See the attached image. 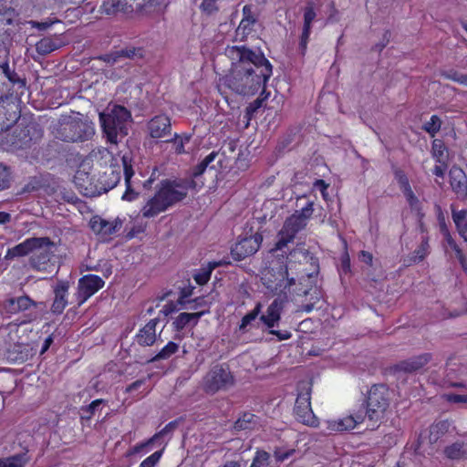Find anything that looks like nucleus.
Segmentation results:
<instances>
[{"instance_id": "nucleus-1", "label": "nucleus", "mask_w": 467, "mask_h": 467, "mask_svg": "<svg viewBox=\"0 0 467 467\" xmlns=\"http://www.w3.org/2000/svg\"><path fill=\"white\" fill-rule=\"evenodd\" d=\"M227 55L234 62L230 73L221 79L219 90L224 87L238 95H253L272 75V65L261 52L232 47L227 49Z\"/></svg>"}, {"instance_id": "nucleus-2", "label": "nucleus", "mask_w": 467, "mask_h": 467, "mask_svg": "<svg viewBox=\"0 0 467 467\" xmlns=\"http://www.w3.org/2000/svg\"><path fill=\"white\" fill-rule=\"evenodd\" d=\"M196 186L197 182L192 179L161 181L154 196L149 199L140 210L142 217L153 218L165 212L169 207L182 201L187 196L188 190Z\"/></svg>"}, {"instance_id": "nucleus-3", "label": "nucleus", "mask_w": 467, "mask_h": 467, "mask_svg": "<svg viewBox=\"0 0 467 467\" xmlns=\"http://www.w3.org/2000/svg\"><path fill=\"white\" fill-rule=\"evenodd\" d=\"M99 121L107 140L118 144L128 135L129 125L132 121L131 113L125 107L114 105L99 113Z\"/></svg>"}, {"instance_id": "nucleus-4", "label": "nucleus", "mask_w": 467, "mask_h": 467, "mask_svg": "<svg viewBox=\"0 0 467 467\" xmlns=\"http://www.w3.org/2000/svg\"><path fill=\"white\" fill-rule=\"evenodd\" d=\"M314 202H307L300 211H296L288 217L279 233V239L275 244L276 249H283L294 240L296 234L306 226L308 219L312 216Z\"/></svg>"}, {"instance_id": "nucleus-5", "label": "nucleus", "mask_w": 467, "mask_h": 467, "mask_svg": "<svg viewBox=\"0 0 467 467\" xmlns=\"http://www.w3.org/2000/svg\"><path fill=\"white\" fill-rule=\"evenodd\" d=\"M389 405V391L388 387L384 384L373 385L368 393L367 409L364 413L368 420L372 422V427L383 418Z\"/></svg>"}, {"instance_id": "nucleus-6", "label": "nucleus", "mask_w": 467, "mask_h": 467, "mask_svg": "<svg viewBox=\"0 0 467 467\" xmlns=\"http://www.w3.org/2000/svg\"><path fill=\"white\" fill-rule=\"evenodd\" d=\"M234 385V377L228 368L216 365L203 379V389L207 393H215Z\"/></svg>"}, {"instance_id": "nucleus-7", "label": "nucleus", "mask_w": 467, "mask_h": 467, "mask_svg": "<svg viewBox=\"0 0 467 467\" xmlns=\"http://www.w3.org/2000/svg\"><path fill=\"white\" fill-rule=\"evenodd\" d=\"M283 308V300L276 298L268 306L266 312L260 317V321H262L267 328H270L269 334L276 336L279 340L289 339L292 336L287 330L274 329L280 321Z\"/></svg>"}, {"instance_id": "nucleus-8", "label": "nucleus", "mask_w": 467, "mask_h": 467, "mask_svg": "<svg viewBox=\"0 0 467 467\" xmlns=\"http://www.w3.org/2000/svg\"><path fill=\"white\" fill-rule=\"evenodd\" d=\"M294 410L296 419L300 422L309 426L317 424V419L314 415L310 405L309 388H305L304 391L298 393Z\"/></svg>"}, {"instance_id": "nucleus-9", "label": "nucleus", "mask_w": 467, "mask_h": 467, "mask_svg": "<svg viewBox=\"0 0 467 467\" xmlns=\"http://www.w3.org/2000/svg\"><path fill=\"white\" fill-rule=\"evenodd\" d=\"M262 240V235L258 234L241 238L231 250L233 258L241 261L254 254L259 249Z\"/></svg>"}, {"instance_id": "nucleus-10", "label": "nucleus", "mask_w": 467, "mask_h": 467, "mask_svg": "<svg viewBox=\"0 0 467 467\" xmlns=\"http://www.w3.org/2000/svg\"><path fill=\"white\" fill-rule=\"evenodd\" d=\"M105 285L103 279L95 275H86L78 281L79 304L84 303Z\"/></svg>"}, {"instance_id": "nucleus-11", "label": "nucleus", "mask_w": 467, "mask_h": 467, "mask_svg": "<svg viewBox=\"0 0 467 467\" xmlns=\"http://www.w3.org/2000/svg\"><path fill=\"white\" fill-rule=\"evenodd\" d=\"M48 244V237H32L27 238L23 243L8 249L5 259H13L18 256H25L33 252L36 247Z\"/></svg>"}, {"instance_id": "nucleus-12", "label": "nucleus", "mask_w": 467, "mask_h": 467, "mask_svg": "<svg viewBox=\"0 0 467 467\" xmlns=\"http://www.w3.org/2000/svg\"><path fill=\"white\" fill-rule=\"evenodd\" d=\"M452 192L461 201L467 200V175L462 169L452 167L449 172Z\"/></svg>"}, {"instance_id": "nucleus-13", "label": "nucleus", "mask_w": 467, "mask_h": 467, "mask_svg": "<svg viewBox=\"0 0 467 467\" xmlns=\"http://www.w3.org/2000/svg\"><path fill=\"white\" fill-rule=\"evenodd\" d=\"M432 359L431 353H423L400 361L394 367V371H403L406 373L417 372L424 368Z\"/></svg>"}, {"instance_id": "nucleus-14", "label": "nucleus", "mask_w": 467, "mask_h": 467, "mask_svg": "<svg viewBox=\"0 0 467 467\" xmlns=\"http://www.w3.org/2000/svg\"><path fill=\"white\" fill-rule=\"evenodd\" d=\"M16 108L15 103L0 99V133L7 130L18 119Z\"/></svg>"}, {"instance_id": "nucleus-15", "label": "nucleus", "mask_w": 467, "mask_h": 467, "mask_svg": "<svg viewBox=\"0 0 467 467\" xmlns=\"http://www.w3.org/2000/svg\"><path fill=\"white\" fill-rule=\"evenodd\" d=\"M55 244L48 238V244L36 247L33 251L35 254L32 257V265L34 268L38 270L45 269V265L47 264V268L48 267V263L51 260V257L54 254Z\"/></svg>"}, {"instance_id": "nucleus-16", "label": "nucleus", "mask_w": 467, "mask_h": 467, "mask_svg": "<svg viewBox=\"0 0 467 467\" xmlns=\"http://www.w3.org/2000/svg\"><path fill=\"white\" fill-rule=\"evenodd\" d=\"M41 302H35L27 296H18L16 298L7 299L4 304V308L7 313L16 314L21 311L30 310L41 306Z\"/></svg>"}, {"instance_id": "nucleus-17", "label": "nucleus", "mask_w": 467, "mask_h": 467, "mask_svg": "<svg viewBox=\"0 0 467 467\" xmlns=\"http://www.w3.org/2000/svg\"><path fill=\"white\" fill-rule=\"evenodd\" d=\"M171 121L165 115L152 118L148 123V130L150 137L159 139L171 133Z\"/></svg>"}, {"instance_id": "nucleus-18", "label": "nucleus", "mask_w": 467, "mask_h": 467, "mask_svg": "<svg viewBox=\"0 0 467 467\" xmlns=\"http://www.w3.org/2000/svg\"><path fill=\"white\" fill-rule=\"evenodd\" d=\"M64 129L73 132L64 137L63 140L67 141H83L93 135L91 129L87 128L83 123L78 121L67 123Z\"/></svg>"}, {"instance_id": "nucleus-19", "label": "nucleus", "mask_w": 467, "mask_h": 467, "mask_svg": "<svg viewBox=\"0 0 467 467\" xmlns=\"http://www.w3.org/2000/svg\"><path fill=\"white\" fill-rule=\"evenodd\" d=\"M134 7L127 0H105L100 11L107 16H115L119 13L129 14L133 12Z\"/></svg>"}, {"instance_id": "nucleus-20", "label": "nucleus", "mask_w": 467, "mask_h": 467, "mask_svg": "<svg viewBox=\"0 0 467 467\" xmlns=\"http://www.w3.org/2000/svg\"><path fill=\"white\" fill-rule=\"evenodd\" d=\"M316 18V12L312 5H308L305 8L304 13V26L303 32L300 37L299 42V52L302 56H305L307 47V42L309 39V35L311 32V24Z\"/></svg>"}, {"instance_id": "nucleus-21", "label": "nucleus", "mask_w": 467, "mask_h": 467, "mask_svg": "<svg viewBox=\"0 0 467 467\" xmlns=\"http://www.w3.org/2000/svg\"><path fill=\"white\" fill-rule=\"evenodd\" d=\"M68 283L59 281L54 288L55 299L51 306L54 314H61L67 305V295L68 291Z\"/></svg>"}, {"instance_id": "nucleus-22", "label": "nucleus", "mask_w": 467, "mask_h": 467, "mask_svg": "<svg viewBox=\"0 0 467 467\" xmlns=\"http://www.w3.org/2000/svg\"><path fill=\"white\" fill-rule=\"evenodd\" d=\"M206 313L200 311L195 313H180L173 320L172 326L176 331H182L186 327H193L199 322V319Z\"/></svg>"}, {"instance_id": "nucleus-23", "label": "nucleus", "mask_w": 467, "mask_h": 467, "mask_svg": "<svg viewBox=\"0 0 467 467\" xmlns=\"http://www.w3.org/2000/svg\"><path fill=\"white\" fill-rule=\"evenodd\" d=\"M158 319H150L137 335V342L140 346H152L156 339V326Z\"/></svg>"}, {"instance_id": "nucleus-24", "label": "nucleus", "mask_w": 467, "mask_h": 467, "mask_svg": "<svg viewBox=\"0 0 467 467\" xmlns=\"http://www.w3.org/2000/svg\"><path fill=\"white\" fill-rule=\"evenodd\" d=\"M277 274L279 275V278H276L278 282L275 283L270 278H268L267 288L270 290L275 292H277L278 290L282 291V287L285 289L295 285V278L288 277V271L285 265H279L277 268Z\"/></svg>"}, {"instance_id": "nucleus-25", "label": "nucleus", "mask_w": 467, "mask_h": 467, "mask_svg": "<svg viewBox=\"0 0 467 467\" xmlns=\"http://www.w3.org/2000/svg\"><path fill=\"white\" fill-rule=\"evenodd\" d=\"M121 161L125 176V182L127 185V191L123 194L122 199L126 201H132L136 198L137 193L134 192L130 187V179L134 174L131 165V159L129 155L125 154L121 157Z\"/></svg>"}, {"instance_id": "nucleus-26", "label": "nucleus", "mask_w": 467, "mask_h": 467, "mask_svg": "<svg viewBox=\"0 0 467 467\" xmlns=\"http://www.w3.org/2000/svg\"><path fill=\"white\" fill-rule=\"evenodd\" d=\"M451 217L453 223H455L458 234L465 242H467V211H457L453 205H451Z\"/></svg>"}, {"instance_id": "nucleus-27", "label": "nucleus", "mask_w": 467, "mask_h": 467, "mask_svg": "<svg viewBox=\"0 0 467 467\" xmlns=\"http://www.w3.org/2000/svg\"><path fill=\"white\" fill-rule=\"evenodd\" d=\"M30 461L27 452H20L8 457L0 458V467H26Z\"/></svg>"}, {"instance_id": "nucleus-28", "label": "nucleus", "mask_w": 467, "mask_h": 467, "mask_svg": "<svg viewBox=\"0 0 467 467\" xmlns=\"http://www.w3.org/2000/svg\"><path fill=\"white\" fill-rule=\"evenodd\" d=\"M120 180V169H114L111 165L109 171H105L102 176L99 177V181L104 186V191L108 192L117 185Z\"/></svg>"}, {"instance_id": "nucleus-29", "label": "nucleus", "mask_w": 467, "mask_h": 467, "mask_svg": "<svg viewBox=\"0 0 467 467\" xmlns=\"http://www.w3.org/2000/svg\"><path fill=\"white\" fill-rule=\"evenodd\" d=\"M306 296H310L309 302L301 306V310L306 313L311 312L315 308H321L319 305L322 298V293L319 289L314 288L305 292Z\"/></svg>"}, {"instance_id": "nucleus-30", "label": "nucleus", "mask_w": 467, "mask_h": 467, "mask_svg": "<svg viewBox=\"0 0 467 467\" xmlns=\"http://www.w3.org/2000/svg\"><path fill=\"white\" fill-rule=\"evenodd\" d=\"M366 418L367 416L362 412H358L355 415L346 417L337 422V431H342L352 430L356 427L357 424L364 421Z\"/></svg>"}, {"instance_id": "nucleus-31", "label": "nucleus", "mask_w": 467, "mask_h": 467, "mask_svg": "<svg viewBox=\"0 0 467 467\" xmlns=\"http://www.w3.org/2000/svg\"><path fill=\"white\" fill-rule=\"evenodd\" d=\"M60 43L55 41L51 37H44L36 44V50L41 56H46L58 49Z\"/></svg>"}, {"instance_id": "nucleus-32", "label": "nucleus", "mask_w": 467, "mask_h": 467, "mask_svg": "<svg viewBox=\"0 0 467 467\" xmlns=\"http://www.w3.org/2000/svg\"><path fill=\"white\" fill-rule=\"evenodd\" d=\"M445 455L451 460L467 458V448L463 442H455L444 449Z\"/></svg>"}, {"instance_id": "nucleus-33", "label": "nucleus", "mask_w": 467, "mask_h": 467, "mask_svg": "<svg viewBox=\"0 0 467 467\" xmlns=\"http://www.w3.org/2000/svg\"><path fill=\"white\" fill-rule=\"evenodd\" d=\"M219 156L218 152L213 151L209 155H207L194 169L192 172V176L197 178L202 175L204 171L210 167V169L216 170L215 165H211Z\"/></svg>"}, {"instance_id": "nucleus-34", "label": "nucleus", "mask_w": 467, "mask_h": 467, "mask_svg": "<svg viewBox=\"0 0 467 467\" xmlns=\"http://www.w3.org/2000/svg\"><path fill=\"white\" fill-rule=\"evenodd\" d=\"M432 157L438 163H445L448 161V155L446 154V147L440 140H434L431 147Z\"/></svg>"}, {"instance_id": "nucleus-35", "label": "nucleus", "mask_w": 467, "mask_h": 467, "mask_svg": "<svg viewBox=\"0 0 467 467\" xmlns=\"http://www.w3.org/2000/svg\"><path fill=\"white\" fill-rule=\"evenodd\" d=\"M256 20H249L248 18H243L240 22L237 29L235 30V37L244 41L246 36L253 31V26Z\"/></svg>"}, {"instance_id": "nucleus-36", "label": "nucleus", "mask_w": 467, "mask_h": 467, "mask_svg": "<svg viewBox=\"0 0 467 467\" xmlns=\"http://www.w3.org/2000/svg\"><path fill=\"white\" fill-rule=\"evenodd\" d=\"M179 349L178 344L171 341L165 347H163L161 351L156 354L153 358H151L149 361L154 362L163 359H168L171 355L176 353Z\"/></svg>"}, {"instance_id": "nucleus-37", "label": "nucleus", "mask_w": 467, "mask_h": 467, "mask_svg": "<svg viewBox=\"0 0 467 467\" xmlns=\"http://www.w3.org/2000/svg\"><path fill=\"white\" fill-rule=\"evenodd\" d=\"M256 417L252 413H244L234 423V429L236 431L251 430L255 425Z\"/></svg>"}, {"instance_id": "nucleus-38", "label": "nucleus", "mask_w": 467, "mask_h": 467, "mask_svg": "<svg viewBox=\"0 0 467 467\" xmlns=\"http://www.w3.org/2000/svg\"><path fill=\"white\" fill-rule=\"evenodd\" d=\"M0 68L2 69L3 74L13 84L20 83L22 86L25 85L24 80L21 79L19 78V76L14 70L10 69L9 65H8V57L7 58H0Z\"/></svg>"}, {"instance_id": "nucleus-39", "label": "nucleus", "mask_w": 467, "mask_h": 467, "mask_svg": "<svg viewBox=\"0 0 467 467\" xmlns=\"http://www.w3.org/2000/svg\"><path fill=\"white\" fill-rule=\"evenodd\" d=\"M219 265H221L220 262L209 263L206 269H203L202 272L194 275V280L196 283L201 285L206 284L210 279L212 271Z\"/></svg>"}, {"instance_id": "nucleus-40", "label": "nucleus", "mask_w": 467, "mask_h": 467, "mask_svg": "<svg viewBox=\"0 0 467 467\" xmlns=\"http://www.w3.org/2000/svg\"><path fill=\"white\" fill-rule=\"evenodd\" d=\"M119 57L129 59H138L143 57L142 49L140 47H127L123 49L118 50Z\"/></svg>"}, {"instance_id": "nucleus-41", "label": "nucleus", "mask_w": 467, "mask_h": 467, "mask_svg": "<svg viewBox=\"0 0 467 467\" xmlns=\"http://www.w3.org/2000/svg\"><path fill=\"white\" fill-rule=\"evenodd\" d=\"M122 226V222L119 219H116L114 221H107L104 219L103 223V231H101V235L108 236L115 234L117 231H119Z\"/></svg>"}, {"instance_id": "nucleus-42", "label": "nucleus", "mask_w": 467, "mask_h": 467, "mask_svg": "<svg viewBox=\"0 0 467 467\" xmlns=\"http://www.w3.org/2000/svg\"><path fill=\"white\" fill-rule=\"evenodd\" d=\"M270 454L265 451H257L250 467H269Z\"/></svg>"}, {"instance_id": "nucleus-43", "label": "nucleus", "mask_w": 467, "mask_h": 467, "mask_svg": "<svg viewBox=\"0 0 467 467\" xmlns=\"http://www.w3.org/2000/svg\"><path fill=\"white\" fill-rule=\"evenodd\" d=\"M441 120L436 115L431 116V119L423 125V130L432 137L440 130Z\"/></svg>"}, {"instance_id": "nucleus-44", "label": "nucleus", "mask_w": 467, "mask_h": 467, "mask_svg": "<svg viewBox=\"0 0 467 467\" xmlns=\"http://www.w3.org/2000/svg\"><path fill=\"white\" fill-rule=\"evenodd\" d=\"M261 303H257L255 307L242 318L241 325L239 326L240 330H244L245 327L258 317L261 312Z\"/></svg>"}, {"instance_id": "nucleus-45", "label": "nucleus", "mask_w": 467, "mask_h": 467, "mask_svg": "<svg viewBox=\"0 0 467 467\" xmlns=\"http://www.w3.org/2000/svg\"><path fill=\"white\" fill-rule=\"evenodd\" d=\"M429 244L427 241H422L421 244L414 251L410 264L421 262L428 254Z\"/></svg>"}, {"instance_id": "nucleus-46", "label": "nucleus", "mask_w": 467, "mask_h": 467, "mask_svg": "<svg viewBox=\"0 0 467 467\" xmlns=\"http://www.w3.org/2000/svg\"><path fill=\"white\" fill-rule=\"evenodd\" d=\"M104 402L103 400H96L92 401L88 406L81 408V418L89 420L97 410V409Z\"/></svg>"}, {"instance_id": "nucleus-47", "label": "nucleus", "mask_w": 467, "mask_h": 467, "mask_svg": "<svg viewBox=\"0 0 467 467\" xmlns=\"http://www.w3.org/2000/svg\"><path fill=\"white\" fill-rule=\"evenodd\" d=\"M89 157L92 161H96L99 165H101V158L113 160L112 154L107 149H101V148L93 150L91 151Z\"/></svg>"}, {"instance_id": "nucleus-48", "label": "nucleus", "mask_w": 467, "mask_h": 467, "mask_svg": "<svg viewBox=\"0 0 467 467\" xmlns=\"http://www.w3.org/2000/svg\"><path fill=\"white\" fill-rule=\"evenodd\" d=\"M190 136L185 135L184 137H181L175 135L172 140H167V142L172 143L173 149L176 153L184 152V142H188L190 140Z\"/></svg>"}, {"instance_id": "nucleus-49", "label": "nucleus", "mask_w": 467, "mask_h": 467, "mask_svg": "<svg viewBox=\"0 0 467 467\" xmlns=\"http://www.w3.org/2000/svg\"><path fill=\"white\" fill-rule=\"evenodd\" d=\"M445 237L444 241L446 243V247H450L452 251H454L455 255L457 258L463 255V253L462 249L459 247V245L456 244L455 240L452 238L451 234L449 231H445Z\"/></svg>"}, {"instance_id": "nucleus-50", "label": "nucleus", "mask_w": 467, "mask_h": 467, "mask_svg": "<svg viewBox=\"0 0 467 467\" xmlns=\"http://www.w3.org/2000/svg\"><path fill=\"white\" fill-rule=\"evenodd\" d=\"M177 427V421H171L168 423L161 431L155 433L150 439V442H156L161 437H163L164 435L173 431Z\"/></svg>"}, {"instance_id": "nucleus-51", "label": "nucleus", "mask_w": 467, "mask_h": 467, "mask_svg": "<svg viewBox=\"0 0 467 467\" xmlns=\"http://www.w3.org/2000/svg\"><path fill=\"white\" fill-rule=\"evenodd\" d=\"M10 185V172L7 168L0 163V191L8 188Z\"/></svg>"}, {"instance_id": "nucleus-52", "label": "nucleus", "mask_w": 467, "mask_h": 467, "mask_svg": "<svg viewBox=\"0 0 467 467\" xmlns=\"http://www.w3.org/2000/svg\"><path fill=\"white\" fill-rule=\"evenodd\" d=\"M295 449H289L286 451H283L281 448H275L274 451V456L277 462H284L288 458L292 457L296 453Z\"/></svg>"}, {"instance_id": "nucleus-53", "label": "nucleus", "mask_w": 467, "mask_h": 467, "mask_svg": "<svg viewBox=\"0 0 467 467\" xmlns=\"http://www.w3.org/2000/svg\"><path fill=\"white\" fill-rule=\"evenodd\" d=\"M161 455L162 450L155 451L140 463V467H154L156 463L160 461Z\"/></svg>"}, {"instance_id": "nucleus-54", "label": "nucleus", "mask_w": 467, "mask_h": 467, "mask_svg": "<svg viewBox=\"0 0 467 467\" xmlns=\"http://www.w3.org/2000/svg\"><path fill=\"white\" fill-rule=\"evenodd\" d=\"M103 223L104 219H102L99 216H94L91 218L89 222L90 228L92 231L98 234H101V231H103Z\"/></svg>"}, {"instance_id": "nucleus-55", "label": "nucleus", "mask_w": 467, "mask_h": 467, "mask_svg": "<svg viewBox=\"0 0 467 467\" xmlns=\"http://www.w3.org/2000/svg\"><path fill=\"white\" fill-rule=\"evenodd\" d=\"M99 59L109 64L114 65L118 63L120 60L119 51H112L109 54H105L99 57Z\"/></svg>"}, {"instance_id": "nucleus-56", "label": "nucleus", "mask_w": 467, "mask_h": 467, "mask_svg": "<svg viewBox=\"0 0 467 467\" xmlns=\"http://www.w3.org/2000/svg\"><path fill=\"white\" fill-rule=\"evenodd\" d=\"M394 175H395V179L397 180L398 183L400 184V189H402L403 187H406L410 184L407 175L400 169H396L394 171Z\"/></svg>"}, {"instance_id": "nucleus-57", "label": "nucleus", "mask_w": 467, "mask_h": 467, "mask_svg": "<svg viewBox=\"0 0 467 467\" xmlns=\"http://www.w3.org/2000/svg\"><path fill=\"white\" fill-rule=\"evenodd\" d=\"M444 398L451 403H467V395L445 394Z\"/></svg>"}, {"instance_id": "nucleus-58", "label": "nucleus", "mask_w": 467, "mask_h": 467, "mask_svg": "<svg viewBox=\"0 0 467 467\" xmlns=\"http://www.w3.org/2000/svg\"><path fill=\"white\" fill-rule=\"evenodd\" d=\"M262 106V99H257L252 103L249 104V106L245 109V114L250 119L253 114Z\"/></svg>"}, {"instance_id": "nucleus-59", "label": "nucleus", "mask_w": 467, "mask_h": 467, "mask_svg": "<svg viewBox=\"0 0 467 467\" xmlns=\"http://www.w3.org/2000/svg\"><path fill=\"white\" fill-rule=\"evenodd\" d=\"M462 73H460L455 70H449L441 73V76H443L447 79H451L452 81H455L457 83H461V78L462 77Z\"/></svg>"}, {"instance_id": "nucleus-60", "label": "nucleus", "mask_w": 467, "mask_h": 467, "mask_svg": "<svg viewBox=\"0 0 467 467\" xmlns=\"http://www.w3.org/2000/svg\"><path fill=\"white\" fill-rule=\"evenodd\" d=\"M201 8L208 14H212L217 10L215 0H203Z\"/></svg>"}, {"instance_id": "nucleus-61", "label": "nucleus", "mask_w": 467, "mask_h": 467, "mask_svg": "<svg viewBox=\"0 0 467 467\" xmlns=\"http://www.w3.org/2000/svg\"><path fill=\"white\" fill-rule=\"evenodd\" d=\"M54 23H55V21H45V22H38V21H34V20L29 21V24L33 28H36V29L42 30V31L50 27Z\"/></svg>"}, {"instance_id": "nucleus-62", "label": "nucleus", "mask_w": 467, "mask_h": 467, "mask_svg": "<svg viewBox=\"0 0 467 467\" xmlns=\"http://www.w3.org/2000/svg\"><path fill=\"white\" fill-rule=\"evenodd\" d=\"M448 167V164L447 162L445 163H438L437 165H435L432 172L434 175H436L437 177H440V178H443L444 177V174H445V171H446V169Z\"/></svg>"}, {"instance_id": "nucleus-63", "label": "nucleus", "mask_w": 467, "mask_h": 467, "mask_svg": "<svg viewBox=\"0 0 467 467\" xmlns=\"http://www.w3.org/2000/svg\"><path fill=\"white\" fill-rule=\"evenodd\" d=\"M438 211H439V213H438V220L440 222V229H441V233L443 235V238L445 237V231H449L447 225H446V223H445V220H444V216H443V213L441 212V209L440 206H438Z\"/></svg>"}, {"instance_id": "nucleus-64", "label": "nucleus", "mask_w": 467, "mask_h": 467, "mask_svg": "<svg viewBox=\"0 0 467 467\" xmlns=\"http://www.w3.org/2000/svg\"><path fill=\"white\" fill-rule=\"evenodd\" d=\"M85 178H88V174L85 171L78 170L74 176V182L77 185L82 186L80 181H84Z\"/></svg>"}]
</instances>
